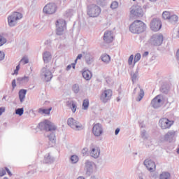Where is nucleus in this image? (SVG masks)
<instances>
[{"label": "nucleus", "instance_id": "obj_3", "mask_svg": "<svg viewBox=\"0 0 179 179\" xmlns=\"http://www.w3.org/2000/svg\"><path fill=\"white\" fill-rule=\"evenodd\" d=\"M23 17V15L20 13L14 12L11 15L8 17V26L10 27H13V26H16L17 23V20H20Z\"/></svg>", "mask_w": 179, "mask_h": 179}, {"label": "nucleus", "instance_id": "obj_36", "mask_svg": "<svg viewBox=\"0 0 179 179\" xmlns=\"http://www.w3.org/2000/svg\"><path fill=\"white\" fill-rule=\"evenodd\" d=\"M110 8L111 9H117V8H118V2L117 1L112 2L110 5Z\"/></svg>", "mask_w": 179, "mask_h": 179}, {"label": "nucleus", "instance_id": "obj_42", "mask_svg": "<svg viewBox=\"0 0 179 179\" xmlns=\"http://www.w3.org/2000/svg\"><path fill=\"white\" fill-rule=\"evenodd\" d=\"M174 136V133L173 132H168L166 135H165V138H169L170 136Z\"/></svg>", "mask_w": 179, "mask_h": 179}, {"label": "nucleus", "instance_id": "obj_35", "mask_svg": "<svg viewBox=\"0 0 179 179\" xmlns=\"http://www.w3.org/2000/svg\"><path fill=\"white\" fill-rule=\"evenodd\" d=\"M6 43V38L5 37L0 36V47H2L3 44Z\"/></svg>", "mask_w": 179, "mask_h": 179}, {"label": "nucleus", "instance_id": "obj_47", "mask_svg": "<svg viewBox=\"0 0 179 179\" xmlns=\"http://www.w3.org/2000/svg\"><path fill=\"white\" fill-rule=\"evenodd\" d=\"M85 166H86V167H87V169L88 167H90V166H92V162L87 161V162L85 163Z\"/></svg>", "mask_w": 179, "mask_h": 179}, {"label": "nucleus", "instance_id": "obj_28", "mask_svg": "<svg viewBox=\"0 0 179 179\" xmlns=\"http://www.w3.org/2000/svg\"><path fill=\"white\" fill-rule=\"evenodd\" d=\"M171 17V13H170V12H169V11H164L162 13V17L165 20H169Z\"/></svg>", "mask_w": 179, "mask_h": 179}, {"label": "nucleus", "instance_id": "obj_13", "mask_svg": "<svg viewBox=\"0 0 179 179\" xmlns=\"http://www.w3.org/2000/svg\"><path fill=\"white\" fill-rule=\"evenodd\" d=\"M144 166L146 167L148 171H155L156 170V163L152 159H147L144 161Z\"/></svg>", "mask_w": 179, "mask_h": 179}, {"label": "nucleus", "instance_id": "obj_15", "mask_svg": "<svg viewBox=\"0 0 179 179\" xmlns=\"http://www.w3.org/2000/svg\"><path fill=\"white\" fill-rule=\"evenodd\" d=\"M67 124L73 129H79V128H82V124L76 122V120H75L73 117L69 118Z\"/></svg>", "mask_w": 179, "mask_h": 179}, {"label": "nucleus", "instance_id": "obj_40", "mask_svg": "<svg viewBox=\"0 0 179 179\" xmlns=\"http://www.w3.org/2000/svg\"><path fill=\"white\" fill-rule=\"evenodd\" d=\"M75 65H76V63H73L71 64H69V66H67L66 67V71H69L71 69V68H73V69H75Z\"/></svg>", "mask_w": 179, "mask_h": 179}, {"label": "nucleus", "instance_id": "obj_25", "mask_svg": "<svg viewBox=\"0 0 179 179\" xmlns=\"http://www.w3.org/2000/svg\"><path fill=\"white\" fill-rule=\"evenodd\" d=\"M101 59L103 61V62H105L106 64H108V62L111 59V57H110V55L107 54H104L101 55Z\"/></svg>", "mask_w": 179, "mask_h": 179}, {"label": "nucleus", "instance_id": "obj_17", "mask_svg": "<svg viewBox=\"0 0 179 179\" xmlns=\"http://www.w3.org/2000/svg\"><path fill=\"white\" fill-rule=\"evenodd\" d=\"M163 43V35L159 34L155 36L154 45H162Z\"/></svg>", "mask_w": 179, "mask_h": 179}, {"label": "nucleus", "instance_id": "obj_6", "mask_svg": "<svg viewBox=\"0 0 179 179\" xmlns=\"http://www.w3.org/2000/svg\"><path fill=\"white\" fill-rule=\"evenodd\" d=\"M159 127L162 129H170L174 125V120H170L166 117H162L159 122Z\"/></svg>", "mask_w": 179, "mask_h": 179}, {"label": "nucleus", "instance_id": "obj_11", "mask_svg": "<svg viewBox=\"0 0 179 179\" xmlns=\"http://www.w3.org/2000/svg\"><path fill=\"white\" fill-rule=\"evenodd\" d=\"M90 155L94 159H97L100 156V148L95 145H92L90 147Z\"/></svg>", "mask_w": 179, "mask_h": 179}, {"label": "nucleus", "instance_id": "obj_5", "mask_svg": "<svg viewBox=\"0 0 179 179\" xmlns=\"http://www.w3.org/2000/svg\"><path fill=\"white\" fill-rule=\"evenodd\" d=\"M130 15L134 16V17H143L145 12L143 11V9H142V7L139 6H134L131 8Z\"/></svg>", "mask_w": 179, "mask_h": 179}, {"label": "nucleus", "instance_id": "obj_29", "mask_svg": "<svg viewBox=\"0 0 179 179\" xmlns=\"http://www.w3.org/2000/svg\"><path fill=\"white\" fill-rule=\"evenodd\" d=\"M160 179H169L170 178V173L168 172H163L159 176Z\"/></svg>", "mask_w": 179, "mask_h": 179}, {"label": "nucleus", "instance_id": "obj_18", "mask_svg": "<svg viewBox=\"0 0 179 179\" xmlns=\"http://www.w3.org/2000/svg\"><path fill=\"white\" fill-rule=\"evenodd\" d=\"M43 76L46 82H50L52 79V73L49 70H45L43 71Z\"/></svg>", "mask_w": 179, "mask_h": 179}, {"label": "nucleus", "instance_id": "obj_50", "mask_svg": "<svg viewBox=\"0 0 179 179\" xmlns=\"http://www.w3.org/2000/svg\"><path fill=\"white\" fill-rule=\"evenodd\" d=\"M131 78H132V80H134V79H136V75L134 74Z\"/></svg>", "mask_w": 179, "mask_h": 179}, {"label": "nucleus", "instance_id": "obj_37", "mask_svg": "<svg viewBox=\"0 0 179 179\" xmlns=\"http://www.w3.org/2000/svg\"><path fill=\"white\" fill-rule=\"evenodd\" d=\"M73 90L74 93H79V85L77 84L73 85Z\"/></svg>", "mask_w": 179, "mask_h": 179}, {"label": "nucleus", "instance_id": "obj_38", "mask_svg": "<svg viewBox=\"0 0 179 179\" xmlns=\"http://www.w3.org/2000/svg\"><path fill=\"white\" fill-rule=\"evenodd\" d=\"M133 62H134V55H131L128 59V64L129 65H132Z\"/></svg>", "mask_w": 179, "mask_h": 179}, {"label": "nucleus", "instance_id": "obj_19", "mask_svg": "<svg viewBox=\"0 0 179 179\" xmlns=\"http://www.w3.org/2000/svg\"><path fill=\"white\" fill-rule=\"evenodd\" d=\"M136 90L139 91V94H138V96L136 99V101H141V100H142V99H143V96H145V92H143V90L141 89V87H138L136 88L134 90V93H135V92H136Z\"/></svg>", "mask_w": 179, "mask_h": 179}, {"label": "nucleus", "instance_id": "obj_32", "mask_svg": "<svg viewBox=\"0 0 179 179\" xmlns=\"http://www.w3.org/2000/svg\"><path fill=\"white\" fill-rule=\"evenodd\" d=\"M138 61H141V55L139 53H137L134 56V65H135L136 62H138Z\"/></svg>", "mask_w": 179, "mask_h": 179}, {"label": "nucleus", "instance_id": "obj_39", "mask_svg": "<svg viewBox=\"0 0 179 179\" xmlns=\"http://www.w3.org/2000/svg\"><path fill=\"white\" fill-rule=\"evenodd\" d=\"M20 63L23 64V65H25V64H29V59L24 57L21 59Z\"/></svg>", "mask_w": 179, "mask_h": 179}, {"label": "nucleus", "instance_id": "obj_4", "mask_svg": "<svg viewBox=\"0 0 179 179\" xmlns=\"http://www.w3.org/2000/svg\"><path fill=\"white\" fill-rule=\"evenodd\" d=\"M100 13H101V8L98 6L92 4L89 6L87 15L90 16V17H97Z\"/></svg>", "mask_w": 179, "mask_h": 179}, {"label": "nucleus", "instance_id": "obj_8", "mask_svg": "<svg viewBox=\"0 0 179 179\" xmlns=\"http://www.w3.org/2000/svg\"><path fill=\"white\" fill-rule=\"evenodd\" d=\"M57 34L61 36L64 30H66V22L65 20L59 19L56 22Z\"/></svg>", "mask_w": 179, "mask_h": 179}, {"label": "nucleus", "instance_id": "obj_22", "mask_svg": "<svg viewBox=\"0 0 179 179\" xmlns=\"http://www.w3.org/2000/svg\"><path fill=\"white\" fill-rule=\"evenodd\" d=\"M6 171H7L8 176H10V177H12V172H10L9 169H8L6 167L5 168V169L3 168L0 169V177H3V176H5V174H6Z\"/></svg>", "mask_w": 179, "mask_h": 179}, {"label": "nucleus", "instance_id": "obj_43", "mask_svg": "<svg viewBox=\"0 0 179 179\" xmlns=\"http://www.w3.org/2000/svg\"><path fill=\"white\" fill-rule=\"evenodd\" d=\"M82 57H83L82 54L78 55L77 56L76 59L75 60V63L76 64V62H78V59H82Z\"/></svg>", "mask_w": 179, "mask_h": 179}, {"label": "nucleus", "instance_id": "obj_46", "mask_svg": "<svg viewBox=\"0 0 179 179\" xmlns=\"http://www.w3.org/2000/svg\"><path fill=\"white\" fill-rule=\"evenodd\" d=\"M19 69H20V65H17V66H16V69L15 70L14 73L17 74V72L19 71Z\"/></svg>", "mask_w": 179, "mask_h": 179}, {"label": "nucleus", "instance_id": "obj_12", "mask_svg": "<svg viewBox=\"0 0 179 179\" xmlns=\"http://www.w3.org/2000/svg\"><path fill=\"white\" fill-rule=\"evenodd\" d=\"M92 134L94 136H100L103 134V127L100 123L94 124L92 127Z\"/></svg>", "mask_w": 179, "mask_h": 179}, {"label": "nucleus", "instance_id": "obj_33", "mask_svg": "<svg viewBox=\"0 0 179 179\" xmlns=\"http://www.w3.org/2000/svg\"><path fill=\"white\" fill-rule=\"evenodd\" d=\"M71 160L73 164L78 163V162H79V157H78L77 155H72Z\"/></svg>", "mask_w": 179, "mask_h": 179}, {"label": "nucleus", "instance_id": "obj_26", "mask_svg": "<svg viewBox=\"0 0 179 179\" xmlns=\"http://www.w3.org/2000/svg\"><path fill=\"white\" fill-rule=\"evenodd\" d=\"M43 61L44 62H48L51 59V53L50 52H45L43 53Z\"/></svg>", "mask_w": 179, "mask_h": 179}, {"label": "nucleus", "instance_id": "obj_23", "mask_svg": "<svg viewBox=\"0 0 179 179\" xmlns=\"http://www.w3.org/2000/svg\"><path fill=\"white\" fill-rule=\"evenodd\" d=\"M51 110H52V107L49 108L48 109L39 108L38 113H39V114H45V115H50Z\"/></svg>", "mask_w": 179, "mask_h": 179}, {"label": "nucleus", "instance_id": "obj_24", "mask_svg": "<svg viewBox=\"0 0 179 179\" xmlns=\"http://www.w3.org/2000/svg\"><path fill=\"white\" fill-rule=\"evenodd\" d=\"M85 61L88 64V65H90V64H92L93 61H94V57H93V55L90 54H87L85 57Z\"/></svg>", "mask_w": 179, "mask_h": 179}, {"label": "nucleus", "instance_id": "obj_20", "mask_svg": "<svg viewBox=\"0 0 179 179\" xmlns=\"http://www.w3.org/2000/svg\"><path fill=\"white\" fill-rule=\"evenodd\" d=\"M27 93V90H20L19 91V99L21 103L24 101V99L26 98V94Z\"/></svg>", "mask_w": 179, "mask_h": 179}, {"label": "nucleus", "instance_id": "obj_56", "mask_svg": "<svg viewBox=\"0 0 179 179\" xmlns=\"http://www.w3.org/2000/svg\"><path fill=\"white\" fill-rule=\"evenodd\" d=\"M133 1H136V0H133Z\"/></svg>", "mask_w": 179, "mask_h": 179}, {"label": "nucleus", "instance_id": "obj_10", "mask_svg": "<svg viewBox=\"0 0 179 179\" xmlns=\"http://www.w3.org/2000/svg\"><path fill=\"white\" fill-rule=\"evenodd\" d=\"M43 12L46 15H52L57 12V5L55 3H50L45 6Z\"/></svg>", "mask_w": 179, "mask_h": 179}, {"label": "nucleus", "instance_id": "obj_14", "mask_svg": "<svg viewBox=\"0 0 179 179\" xmlns=\"http://www.w3.org/2000/svg\"><path fill=\"white\" fill-rule=\"evenodd\" d=\"M103 41L106 44H110L114 41V34L111 31H106L103 34Z\"/></svg>", "mask_w": 179, "mask_h": 179}, {"label": "nucleus", "instance_id": "obj_31", "mask_svg": "<svg viewBox=\"0 0 179 179\" xmlns=\"http://www.w3.org/2000/svg\"><path fill=\"white\" fill-rule=\"evenodd\" d=\"M83 110H87L89 108V99H85L83 102Z\"/></svg>", "mask_w": 179, "mask_h": 179}, {"label": "nucleus", "instance_id": "obj_34", "mask_svg": "<svg viewBox=\"0 0 179 179\" xmlns=\"http://www.w3.org/2000/svg\"><path fill=\"white\" fill-rule=\"evenodd\" d=\"M23 113H24V110L23 109V108H18L15 110V114H17V115H20V116L23 115Z\"/></svg>", "mask_w": 179, "mask_h": 179}, {"label": "nucleus", "instance_id": "obj_2", "mask_svg": "<svg viewBox=\"0 0 179 179\" xmlns=\"http://www.w3.org/2000/svg\"><path fill=\"white\" fill-rule=\"evenodd\" d=\"M38 127L40 128V129H43L44 131H48L49 132L57 130V126L48 120H45L43 122H40L38 124Z\"/></svg>", "mask_w": 179, "mask_h": 179}, {"label": "nucleus", "instance_id": "obj_48", "mask_svg": "<svg viewBox=\"0 0 179 179\" xmlns=\"http://www.w3.org/2000/svg\"><path fill=\"white\" fill-rule=\"evenodd\" d=\"M120 134V128H117L115 131V135H117Z\"/></svg>", "mask_w": 179, "mask_h": 179}, {"label": "nucleus", "instance_id": "obj_49", "mask_svg": "<svg viewBox=\"0 0 179 179\" xmlns=\"http://www.w3.org/2000/svg\"><path fill=\"white\" fill-rule=\"evenodd\" d=\"M87 150H88L87 148H84V149L83 150V155L87 153Z\"/></svg>", "mask_w": 179, "mask_h": 179}, {"label": "nucleus", "instance_id": "obj_41", "mask_svg": "<svg viewBox=\"0 0 179 179\" xmlns=\"http://www.w3.org/2000/svg\"><path fill=\"white\" fill-rule=\"evenodd\" d=\"M5 58V53L2 51H0V61H2Z\"/></svg>", "mask_w": 179, "mask_h": 179}, {"label": "nucleus", "instance_id": "obj_30", "mask_svg": "<svg viewBox=\"0 0 179 179\" xmlns=\"http://www.w3.org/2000/svg\"><path fill=\"white\" fill-rule=\"evenodd\" d=\"M169 20L171 23H176V22H178V16L176 15H171Z\"/></svg>", "mask_w": 179, "mask_h": 179}, {"label": "nucleus", "instance_id": "obj_21", "mask_svg": "<svg viewBox=\"0 0 179 179\" xmlns=\"http://www.w3.org/2000/svg\"><path fill=\"white\" fill-rule=\"evenodd\" d=\"M83 76L85 80H90L92 79V72L89 70H85L83 71Z\"/></svg>", "mask_w": 179, "mask_h": 179}, {"label": "nucleus", "instance_id": "obj_44", "mask_svg": "<svg viewBox=\"0 0 179 179\" xmlns=\"http://www.w3.org/2000/svg\"><path fill=\"white\" fill-rule=\"evenodd\" d=\"M12 86H13V89H15L16 87V80H13Z\"/></svg>", "mask_w": 179, "mask_h": 179}, {"label": "nucleus", "instance_id": "obj_9", "mask_svg": "<svg viewBox=\"0 0 179 179\" xmlns=\"http://www.w3.org/2000/svg\"><path fill=\"white\" fill-rule=\"evenodd\" d=\"M152 31H159L162 29V21L159 18H154L150 24Z\"/></svg>", "mask_w": 179, "mask_h": 179}, {"label": "nucleus", "instance_id": "obj_27", "mask_svg": "<svg viewBox=\"0 0 179 179\" xmlns=\"http://www.w3.org/2000/svg\"><path fill=\"white\" fill-rule=\"evenodd\" d=\"M69 106L73 113H76V109L78 108L76 103H75L74 101H71L69 103Z\"/></svg>", "mask_w": 179, "mask_h": 179}, {"label": "nucleus", "instance_id": "obj_16", "mask_svg": "<svg viewBox=\"0 0 179 179\" xmlns=\"http://www.w3.org/2000/svg\"><path fill=\"white\" fill-rule=\"evenodd\" d=\"M162 100H163V97L160 95H158L155 98H154L151 102L152 107H154V108H157V107L160 106Z\"/></svg>", "mask_w": 179, "mask_h": 179}, {"label": "nucleus", "instance_id": "obj_1", "mask_svg": "<svg viewBox=\"0 0 179 179\" xmlns=\"http://www.w3.org/2000/svg\"><path fill=\"white\" fill-rule=\"evenodd\" d=\"M146 24L141 20H135L129 27V31L134 34H141L146 31Z\"/></svg>", "mask_w": 179, "mask_h": 179}, {"label": "nucleus", "instance_id": "obj_54", "mask_svg": "<svg viewBox=\"0 0 179 179\" xmlns=\"http://www.w3.org/2000/svg\"><path fill=\"white\" fill-rule=\"evenodd\" d=\"M151 2H156L157 0H150Z\"/></svg>", "mask_w": 179, "mask_h": 179}, {"label": "nucleus", "instance_id": "obj_51", "mask_svg": "<svg viewBox=\"0 0 179 179\" xmlns=\"http://www.w3.org/2000/svg\"><path fill=\"white\" fill-rule=\"evenodd\" d=\"M149 55V52H145L144 53V55L146 56V55Z\"/></svg>", "mask_w": 179, "mask_h": 179}, {"label": "nucleus", "instance_id": "obj_45", "mask_svg": "<svg viewBox=\"0 0 179 179\" xmlns=\"http://www.w3.org/2000/svg\"><path fill=\"white\" fill-rule=\"evenodd\" d=\"M3 113H5V108L4 107L0 108V115H2Z\"/></svg>", "mask_w": 179, "mask_h": 179}, {"label": "nucleus", "instance_id": "obj_53", "mask_svg": "<svg viewBox=\"0 0 179 179\" xmlns=\"http://www.w3.org/2000/svg\"><path fill=\"white\" fill-rule=\"evenodd\" d=\"M24 79H27V80H28V79H29V77L23 78H22V80H24Z\"/></svg>", "mask_w": 179, "mask_h": 179}, {"label": "nucleus", "instance_id": "obj_55", "mask_svg": "<svg viewBox=\"0 0 179 179\" xmlns=\"http://www.w3.org/2000/svg\"><path fill=\"white\" fill-rule=\"evenodd\" d=\"M3 179H8L7 177H5Z\"/></svg>", "mask_w": 179, "mask_h": 179}, {"label": "nucleus", "instance_id": "obj_52", "mask_svg": "<svg viewBox=\"0 0 179 179\" xmlns=\"http://www.w3.org/2000/svg\"><path fill=\"white\" fill-rule=\"evenodd\" d=\"M77 179H85V178L82 177V176H80L78 177Z\"/></svg>", "mask_w": 179, "mask_h": 179}, {"label": "nucleus", "instance_id": "obj_7", "mask_svg": "<svg viewBox=\"0 0 179 179\" xmlns=\"http://www.w3.org/2000/svg\"><path fill=\"white\" fill-rule=\"evenodd\" d=\"M111 97H113V90L107 89L102 91L100 100L102 103H107L109 100H111Z\"/></svg>", "mask_w": 179, "mask_h": 179}]
</instances>
